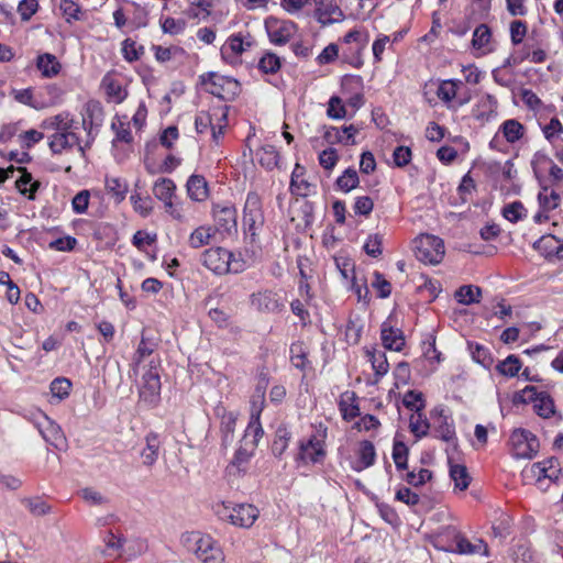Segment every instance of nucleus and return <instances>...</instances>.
I'll list each match as a JSON object with an SVG mask.
<instances>
[{"label":"nucleus","mask_w":563,"mask_h":563,"mask_svg":"<svg viewBox=\"0 0 563 563\" xmlns=\"http://www.w3.org/2000/svg\"><path fill=\"white\" fill-rule=\"evenodd\" d=\"M201 263L218 275L240 273L244 269L242 262L233 260V254L223 247H211L201 254Z\"/></svg>","instance_id":"obj_1"},{"label":"nucleus","mask_w":563,"mask_h":563,"mask_svg":"<svg viewBox=\"0 0 563 563\" xmlns=\"http://www.w3.org/2000/svg\"><path fill=\"white\" fill-rule=\"evenodd\" d=\"M327 437V429L318 430L311 434L307 440H301L298 443V454L295 460L297 463L302 464H321L325 460L327 450L324 439Z\"/></svg>","instance_id":"obj_2"},{"label":"nucleus","mask_w":563,"mask_h":563,"mask_svg":"<svg viewBox=\"0 0 563 563\" xmlns=\"http://www.w3.org/2000/svg\"><path fill=\"white\" fill-rule=\"evenodd\" d=\"M265 222L264 212L262 208V199L255 191H250L246 196L243 209V227L246 235L250 236L251 242L255 241L258 231L263 228Z\"/></svg>","instance_id":"obj_3"},{"label":"nucleus","mask_w":563,"mask_h":563,"mask_svg":"<svg viewBox=\"0 0 563 563\" xmlns=\"http://www.w3.org/2000/svg\"><path fill=\"white\" fill-rule=\"evenodd\" d=\"M514 404H533L534 411L542 418H550L555 413L552 397L547 391H538L534 386H526L514 395Z\"/></svg>","instance_id":"obj_4"},{"label":"nucleus","mask_w":563,"mask_h":563,"mask_svg":"<svg viewBox=\"0 0 563 563\" xmlns=\"http://www.w3.org/2000/svg\"><path fill=\"white\" fill-rule=\"evenodd\" d=\"M140 401L147 407H154L161 399V376L159 358H152L148 363V369L142 376L140 387Z\"/></svg>","instance_id":"obj_5"},{"label":"nucleus","mask_w":563,"mask_h":563,"mask_svg":"<svg viewBox=\"0 0 563 563\" xmlns=\"http://www.w3.org/2000/svg\"><path fill=\"white\" fill-rule=\"evenodd\" d=\"M76 129L75 124L68 125V128H63L62 132L53 133L49 136L48 146L53 154H60L76 146L80 156L82 158L86 157V150L91 146L95 137H91V140L87 137L86 143L82 145L79 135L75 132Z\"/></svg>","instance_id":"obj_6"},{"label":"nucleus","mask_w":563,"mask_h":563,"mask_svg":"<svg viewBox=\"0 0 563 563\" xmlns=\"http://www.w3.org/2000/svg\"><path fill=\"white\" fill-rule=\"evenodd\" d=\"M416 257L428 264H439L444 256V243L439 236L421 234L415 241Z\"/></svg>","instance_id":"obj_7"},{"label":"nucleus","mask_w":563,"mask_h":563,"mask_svg":"<svg viewBox=\"0 0 563 563\" xmlns=\"http://www.w3.org/2000/svg\"><path fill=\"white\" fill-rule=\"evenodd\" d=\"M509 443L516 459H532L537 455L540 443L538 438L527 429H516L510 434Z\"/></svg>","instance_id":"obj_8"},{"label":"nucleus","mask_w":563,"mask_h":563,"mask_svg":"<svg viewBox=\"0 0 563 563\" xmlns=\"http://www.w3.org/2000/svg\"><path fill=\"white\" fill-rule=\"evenodd\" d=\"M35 427L49 445L59 451L67 448V440L60 426L46 415L40 413V417L35 420Z\"/></svg>","instance_id":"obj_9"},{"label":"nucleus","mask_w":563,"mask_h":563,"mask_svg":"<svg viewBox=\"0 0 563 563\" xmlns=\"http://www.w3.org/2000/svg\"><path fill=\"white\" fill-rule=\"evenodd\" d=\"M343 43L347 46L342 52L344 58L353 66L360 67L363 64L360 54L368 43V34L361 30H352L344 35Z\"/></svg>","instance_id":"obj_10"},{"label":"nucleus","mask_w":563,"mask_h":563,"mask_svg":"<svg viewBox=\"0 0 563 563\" xmlns=\"http://www.w3.org/2000/svg\"><path fill=\"white\" fill-rule=\"evenodd\" d=\"M214 230L231 235L238 232L236 209L232 205H214L212 208Z\"/></svg>","instance_id":"obj_11"},{"label":"nucleus","mask_w":563,"mask_h":563,"mask_svg":"<svg viewBox=\"0 0 563 563\" xmlns=\"http://www.w3.org/2000/svg\"><path fill=\"white\" fill-rule=\"evenodd\" d=\"M196 555L202 563H222L224 554L211 537H200L196 540Z\"/></svg>","instance_id":"obj_12"},{"label":"nucleus","mask_w":563,"mask_h":563,"mask_svg":"<svg viewBox=\"0 0 563 563\" xmlns=\"http://www.w3.org/2000/svg\"><path fill=\"white\" fill-rule=\"evenodd\" d=\"M103 121V109L99 101L90 100L85 104L81 125L87 131V137L91 140L95 129L101 126Z\"/></svg>","instance_id":"obj_13"},{"label":"nucleus","mask_w":563,"mask_h":563,"mask_svg":"<svg viewBox=\"0 0 563 563\" xmlns=\"http://www.w3.org/2000/svg\"><path fill=\"white\" fill-rule=\"evenodd\" d=\"M269 41L275 45H285L296 32V24L291 21H273L266 23Z\"/></svg>","instance_id":"obj_14"},{"label":"nucleus","mask_w":563,"mask_h":563,"mask_svg":"<svg viewBox=\"0 0 563 563\" xmlns=\"http://www.w3.org/2000/svg\"><path fill=\"white\" fill-rule=\"evenodd\" d=\"M250 302L254 309L266 313L277 312L283 307L277 294L272 290H261L252 294Z\"/></svg>","instance_id":"obj_15"},{"label":"nucleus","mask_w":563,"mask_h":563,"mask_svg":"<svg viewBox=\"0 0 563 563\" xmlns=\"http://www.w3.org/2000/svg\"><path fill=\"white\" fill-rule=\"evenodd\" d=\"M176 190V186L174 181L169 178H161L158 179L153 187L154 196L164 202L166 211L176 219L180 218V213H178L173 206L172 198Z\"/></svg>","instance_id":"obj_16"},{"label":"nucleus","mask_w":563,"mask_h":563,"mask_svg":"<svg viewBox=\"0 0 563 563\" xmlns=\"http://www.w3.org/2000/svg\"><path fill=\"white\" fill-rule=\"evenodd\" d=\"M228 517L234 526L250 528L257 519L258 510L251 504H240L233 507Z\"/></svg>","instance_id":"obj_17"},{"label":"nucleus","mask_w":563,"mask_h":563,"mask_svg":"<svg viewBox=\"0 0 563 563\" xmlns=\"http://www.w3.org/2000/svg\"><path fill=\"white\" fill-rule=\"evenodd\" d=\"M251 46L252 42L245 41L241 33L232 34L221 47V56L224 60L232 62Z\"/></svg>","instance_id":"obj_18"},{"label":"nucleus","mask_w":563,"mask_h":563,"mask_svg":"<svg viewBox=\"0 0 563 563\" xmlns=\"http://www.w3.org/2000/svg\"><path fill=\"white\" fill-rule=\"evenodd\" d=\"M380 339L384 347L387 350L399 352L405 346L404 332L398 328H394L388 321L382 324Z\"/></svg>","instance_id":"obj_19"},{"label":"nucleus","mask_w":563,"mask_h":563,"mask_svg":"<svg viewBox=\"0 0 563 563\" xmlns=\"http://www.w3.org/2000/svg\"><path fill=\"white\" fill-rule=\"evenodd\" d=\"M358 129L353 124L342 129L330 126L325 130L323 137L329 144L342 143L344 145H354Z\"/></svg>","instance_id":"obj_20"},{"label":"nucleus","mask_w":563,"mask_h":563,"mask_svg":"<svg viewBox=\"0 0 563 563\" xmlns=\"http://www.w3.org/2000/svg\"><path fill=\"white\" fill-rule=\"evenodd\" d=\"M454 531V541L456 544L455 552L459 554H483L488 555V545L482 539H476L475 542L470 541L460 532Z\"/></svg>","instance_id":"obj_21"},{"label":"nucleus","mask_w":563,"mask_h":563,"mask_svg":"<svg viewBox=\"0 0 563 563\" xmlns=\"http://www.w3.org/2000/svg\"><path fill=\"white\" fill-rule=\"evenodd\" d=\"M101 87L104 89L108 100L114 103H121L126 98L128 92L123 88L121 81H119L113 73H107L102 80Z\"/></svg>","instance_id":"obj_22"},{"label":"nucleus","mask_w":563,"mask_h":563,"mask_svg":"<svg viewBox=\"0 0 563 563\" xmlns=\"http://www.w3.org/2000/svg\"><path fill=\"white\" fill-rule=\"evenodd\" d=\"M208 79H206V76H201L202 84L207 85L209 84L210 87L208 88V92L211 95L220 98L225 99L224 96V85H228L230 87H233L234 89L238 88V81L234 79H230L227 77H220L217 76L214 73H209L207 75Z\"/></svg>","instance_id":"obj_23"},{"label":"nucleus","mask_w":563,"mask_h":563,"mask_svg":"<svg viewBox=\"0 0 563 563\" xmlns=\"http://www.w3.org/2000/svg\"><path fill=\"white\" fill-rule=\"evenodd\" d=\"M254 451L255 449H252V445H250L249 442H244V444L240 445L234 453L231 464L227 467L228 472L230 474H240L245 472V466L253 456Z\"/></svg>","instance_id":"obj_24"},{"label":"nucleus","mask_w":563,"mask_h":563,"mask_svg":"<svg viewBox=\"0 0 563 563\" xmlns=\"http://www.w3.org/2000/svg\"><path fill=\"white\" fill-rule=\"evenodd\" d=\"M339 410L345 421H352L360 416L357 397L354 391L346 390L340 396Z\"/></svg>","instance_id":"obj_25"},{"label":"nucleus","mask_w":563,"mask_h":563,"mask_svg":"<svg viewBox=\"0 0 563 563\" xmlns=\"http://www.w3.org/2000/svg\"><path fill=\"white\" fill-rule=\"evenodd\" d=\"M146 445L141 451V456L143 459V464L146 466H152L158 459L161 441L158 434L155 432H150L145 437Z\"/></svg>","instance_id":"obj_26"},{"label":"nucleus","mask_w":563,"mask_h":563,"mask_svg":"<svg viewBox=\"0 0 563 563\" xmlns=\"http://www.w3.org/2000/svg\"><path fill=\"white\" fill-rule=\"evenodd\" d=\"M36 67L45 78H52L59 74L62 65L55 55L44 53L37 56Z\"/></svg>","instance_id":"obj_27"},{"label":"nucleus","mask_w":563,"mask_h":563,"mask_svg":"<svg viewBox=\"0 0 563 563\" xmlns=\"http://www.w3.org/2000/svg\"><path fill=\"white\" fill-rule=\"evenodd\" d=\"M357 455L358 460L356 465L353 467L355 471L361 472L371 467L374 465L376 460V451L374 444L368 440L362 441L358 446Z\"/></svg>","instance_id":"obj_28"},{"label":"nucleus","mask_w":563,"mask_h":563,"mask_svg":"<svg viewBox=\"0 0 563 563\" xmlns=\"http://www.w3.org/2000/svg\"><path fill=\"white\" fill-rule=\"evenodd\" d=\"M188 196L195 201H203L208 197V184L203 176L191 175L186 184Z\"/></svg>","instance_id":"obj_29"},{"label":"nucleus","mask_w":563,"mask_h":563,"mask_svg":"<svg viewBox=\"0 0 563 563\" xmlns=\"http://www.w3.org/2000/svg\"><path fill=\"white\" fill-rule=\"evenodd\" d=\"M290 440H291V432L288 430V428L286 426L280 424L276 429L274 440L272 442V446H271L272 454L275 457L280 459L283 456V454L286 452Z\"/></svg>","instance_id":"obj_30"},{"label":"nucleus","mask_w":563,"mask_h":563,"mask_svg":"<svg viewBox=\"0 0 563 563\" xmlns=\"http://www.w3.org/2000/svg\"><path fill=\"white\" fill-rule=\"evenodd\" d=\"M18 170L21 172L22 175L15 181L16 189L21 195L26 196L27 199L34 200L40 183L33 181L32 175L26 172L25 168L20 167Z\"/></svg>","instance_id":"obj_31"},{"label":"nucleus","mask_w":563,"mask_h":563,"mask_svg":"<svg viewBox=\"0 0 563 563\" xmlns=\"http://www.w3.org/2000/svg\"><path fill=\"white\" fill-rule=\"evenodd\" d=\"M499 132H501L508 143L514 144L522 139L526 128L518 120L508 119L501 123Z\"/></svg>","instance_id":"obj_32"},{"label":"nucleus","mask_w":563,"mask_h":563,"mask_svg":"<svg viewBox=\"0 0 563 563\" xmlns=\"http://www.w3.org/2000/svg\"><path fill=\"white\" fill-rule=\"evenodd\" d=\"M439 426L434 429V437L444 442H453L456 440V433L453 420L443 415V410L439 411Z\"/></svg>","instance_id":"obj_33"},{"label":"nucleus","mask_w":563,"mask_h":563,"mask_svg":"<svg viewBox=\"0 0 563 563\" xmlns=\"http://www.w3.org/2000/svg\"><path fill=\"white\" fill-rule=\"evenodd\" d=\"M554 162L544 153L537 152L531 159V167L536 178L540 184L543 183L545 175L549 173Z\"/></svg>","instance_id":"obj_34"},{"label":"nucleus","mask_w":563,"mask_h":563,"mask_svg":"<svg viewBox=\"0 0 563 563\" xmlns=\"http://www.w3.org/2000/svg\"><path fill=\"white\" fill-rule=\"evenodd\" d=\"M257 159L261 166L272 170L278 167L279 153L274 145L266 144L257 151Z\"/></svg>","instance_id":"obj_35"},{"label":"nucleus","mask_w":563,"mask_h":563,"mask_svg":"<svg viewBox=\"0 0 563 563\" xmlns=\"http://www.w3.org/2000/svg\"><path fill=\"white\" fill-rule=\"evenodd\" d=\"M303 175L305 167L297 163L291 173L290 190L292 194L302 197L308 195V188L310 186V184L306 179H303Z\"/></svg>","instance_id":"obj_36"},{"label":"nucleus","mask_w":563,"mask_h":563,"mask_svg":"<svg viewBox=\"0 0 563 563\" xmlns=\"http://www.w3.org/2000/svg\"><path fill=\"white\" fill-rule=\"evenodd\" d=\"M316 15L318 21L323 25L332 24L344 19L342 10L332 3H327L323 8L319 7V10H316Z\"/></svg>","instance_id":"obj_37"},{"label":"nucleus","mask_w":563,"mask_h":563,"mask_svg":"<svg viewBox=\"0 0 563 563\" xmlns=\"http://www.w3.org/2000/svg\"><path fill=\"white\" fill-rule=\"evenodd\" d=\"M454 296L459 303L468 306L479 302L482 289L478 286L463 285L455 291Z\"/></svg>","instance_id":"obj_38"},{"label":"nucleus","mask_w":563,"mask_h":563,"mask_svg":"<svg viewBox=\"0 0 563 563\" xmlns=\"http://www.w3.org/2000/svg\"><path fill=\"white\" fill-rule=\"evenodd\" d=\"M214 233L216 230L212 227L201 225L191 232L188 243L194 249L202 247L210 243Z\"/></svg>","instance_id":"obj_39"},{"label":"nucleus","mask_w":563,"mask_h":563,"mask_svg":"<svg viewBox=\"0 0 563 563\" xmlns=\"http://www.w3.org/2000/svg\"><path fill=\"white\" fill-rule=\"evenodd\" d=\"M264 435V429L261 423V418H250V422L245 429L243 441L249 442L252 449H256L260 440Z\"/></svg>","instance_id":"obj_40"},{"label":"nucleus","mask_w":563,"mask_h":563,"mask_svg":"<svg viewBox=\"0 0 563 563\" xmlns=\"http://www.w3.org/2000/svg\"><path fill=\"white\" fill-rule=\"evenodd\" d=\"M561 196L555 190L551 189L548 186H542L541 191L538 195V202L540 209L545 211H552L556 209L560 205Z\"/></svg>","instance_id":"obj_41"},{"label":"nucleus","mask_w":563,"mask_h":563,"mask_svg":"<svg viewBox=\"0 0 563 563\" xmlns=\"http://www.w3.org/2000/svg\"><path fill=\"white\" fill-rule=\"evenodd\" d=\"M75 123V120L69 117V113L62 112L45 119L41 126L45 130H53L54 133H58L63 131V128H68V125H73Z\"/></svg>","instance_id":"obj_42"},{"label":"nucleus","mask_w":563,"mask_h":563,"mask_svg":"<svg viewBox=\"0 0 563 563\" xmlns=\"http://www.w3.org/2000/svg\"><path fill=\"white\" fill-rule=\"evenodd\" d=\"M409 429L417 439L428 435L430 423L422 411L411 415L409 419Z\"/></svg>","instance_id":"obj_43"},{"label":"nucleus","mask_w":563,"mask_h":563,"mask_svg":"<svg viewBox=\"0 0 563 563\" xmlns=\"http://www.w3.org/2000/svg\"><path fill=\"white\" fill-rule=\"evenodd\" d=\"M235 422H236V418L232 412L224 415L222 417L220 432H221L222 446H224V448H228L233 441Z\"/></svg>","instance_id":"obj_44"},{"label":"nucleus","mask_w":563,"mask_h":563,"mask_svg":"<svg viewBox=\"0 0 563 563\" xmlns=\"http://www.w3.org/2000/svg\"><path fill=\"white\" fill-rule=\"evenodd\" d=\"M106 189L115 198L117 202H121L125 199L128 192V184L125 180L119 177H107Z\"/></svg>","instance_id":"obj_45"},{"label":"nucleus","mask_w":563,"mask_h":563,"mask_svg":"<svg viewBox=\"0 0 563 563\" xmlns=\"http://www.w3.org/2000/svg\"><path fill=\"white\" fill-rule=\"evenodd\" d=\"M467 346L472 358L476 363L483 365L484 367H489L493 364V357L486 346L474 342H468Z\"/></svg>","instance_id":"obj_46"},{"label":"nucleus","mask_w":563,"mask_h":563,"mask_svg":"<svg viewBox=\"0 0 563 563\" xmlns=\"http://www.w3.org/2000/svg\"><path fill=\"white\" fill-rule=\"evenodd\" d=\"M335 184L341 191H351L352 189L356 188L360 184L357 172L352 167L346 168L343 172V174L340 177H338Z\"/></svg>","instance_id":"obj_47"},{"label":"nucleus","mask_w":563,"mask_h":563,"mask_svg":"<svg viewBox=\"0 0 563 563\" xmlns=\"http://www.w3.org/2000/svg\"><path fill=\"white\" fill-rule=\"evenodd\" d=\"M369 362L375 372L376 382L388 373L389 364L385 352H368Z\"/></svg>","instance_id":"obj_48"},{"label":"nucleus","mask_w":563,"mask_h":563,"mask_svg":"<svg viewBox=\"0 0 563 563\" xmlns=\"http://www.w3.org/2000/svg\"><path fill=\"white\" fill-rule=\"evenodd\" d=\"M450 477L454 482V485L460 490H465L470 485V475L467 468L461 464L450 465Z\"/></svg>","instance_id":"obj_49"},{"label":"nucleus","mask_w":563,"mask_h":563,"mask_svg":"<svg viewBox=\"0 0 563 563\" xmlns=\"http://www.w3.org/2000/svg\"><path fill=\"white\" fill-rule=\"evenodd\" d=\"M492 38L490 29L486 24H479L473 32L472 46L474 49L484 51Z\"/></svg>","instance_id":"obj_50"},{"label":"nucleus","mask_w":563,"mask_h":563,"mask_svg":"<svg viewBox=\"0 0 563 563\" xmlns=\"http://www.w3.org/2000/svg\"><path fill=\"white\" fill-rule=\"evenodd\" d=\"M71 386V382L66 377L53 379L49 385L52 397L56 398L58 401L66 399L69 396Z\"/></svg>","instance_id":"obj_51"},{"label":"nucleus","mask_w":563,"mask_h":563,"mask_svg":"<svg viewBox=\"0 0 563 563\" xmlns=\"http://www.w3.org/2000/svg\"><path fill=\"white\" fill-rule=\"evenodd\" d=\"M501 214L508 221L517 223L527 217V210L521 201H514L503 208Z\"/></svg>","instance_id":"obj_52"},{"label":"nucleus","mask_w":563,"mask_h":563,"mask_svg":"<svg viewBox=\"0 0 563 563\" xmlns=\"http://www.w3.org/2000/svg\"><path fill=\"white\" fill-rule=\"evenodd\" d=\"M258 69L263 74H276L282 67V59L272 52H266L258 60Z\"/></svg>","instance_id":"obj_53"},{"label":"nucleus","mask_w":563,"mask_h":563,"mask_svg":"<svg viewBox=\"0 0 563 563\" xmlns=\"http://www.w3.org/2000/svg\"><path fill=\"white\" fill-rule=\"evenodd\" d=\"M559 239L552 234L543 235L533 243V247L544 257H553V253L558 249Z\"/></svg>","instance_id":"obj_54"},{"label":"nucleus","mask_w":563,"mask_h":563,"mask_svg":"<svg viewBox=\"0 0 563 563\" xmlns=\"http://www.w3.org/2000/svg\"><path fill=\"white\" fill-rule=\"evenodd\" d=\"M402 404L407 409L413 411V413L422 411L426 407L423 394L413 389L405 393Z\"/></svg>","instance_id":"obj_55"},{"label":"nucleus","mask_w":563,"mask_h":563,"mask_svg":"<svg viewBox=\"0 0 563 563\" xmlns=\"http://www.w3.org/2000/svg\"><path fill=\"white\" fill-rule=\"evenodd\" d=\"M307 347L301 341L295 342L290 345V362L299 369H305L307 365Z\"/></svg>","instance_id":"obj_56"},{"label":"nucleus","mask_w":563,"mask_h":563,"mask_svg":"<svg viewBox=\"0 0 563 563\" xmlns=\"http://www.w3.org/2000/svg\"><path fill=\"white\" fill-rule=\"evenodd\" d=\"M521 361L518 356L511 354L497 365V371L505 376L515 377L521 369Z\"/></svg>","instance_id":"obj_57"},{"label":"nucleus","mask_w":563,"mask_h":563,"mask_svg":"<svg viewBox=\"0 0 563 563\" xmlns=\"http://www.w3.org/2000/svg\"><path fill=\"white\" fill-rule=\"evenodd\" d=\"M59 9L68 23L80 21L82 19L81 8L74 0H62Z\"/></svg>","instance_id":"obj_58"},{"label":"nucleus","mask_w":563,"mask_h":563,"mask_svg":"<svg viewBox=\"0 0 563 563\" xmlns=\"http://www.w3.org/2000/svg\"><path fill=\"white\" fill-rule=\"evenodd\" d=\"M103 542L106 543V549L101 551L103 556H112V552H117L118 556H120L125 539L115 536L112 531H108L103 537Z\"/></svg>","instance_id":"obj_59"},{"label":"nucleus","mask_w":563,"mask_h":563,"mask_svg":"<svg viewBox=\"0 0 563 563\" xmlns=\"http://www.w3.org/2000/svg\"><path fill=\"white\" fill-rule=\"evenodd\" d=\"M461 84L462 82L460 80H453V79L442 81L439 85L438 90H437L438 97L444 102L452 101L455 98L456 92H457V87Z\"/></svg>","instance_id":"obj_60"},{"label":"nucleus","mask_w":563,"mask_h":563,"mask_svg":"<svg viewBox=\"0 0 563 563\" xmlns=\"http://www.w3.org/2000/svg\"><path fill=\"white\" fill-rule=\"evenodd\" d=\"M383 235L379 233L369 234L364 243L363 250L371 257L382 255Z\"/></svg>","instance_id":"obj_61"},{"label":"nucleus","mask_w":563,"mask_h":563,"mask_svg":"<svg viewBox=\"0 0 563 563\" xmlns=\"http://www.w3.org/2000/svg\"><path fill=\"white\" fill-rule=\"evenodd\" d=\"M327 115L333 120H340L346 117V108L338 96H332L328 102Z\"/></svg>","instance_id":"obj_62"},{"label":"nucleus","mask_w":563,"mask_h":563,"mask_svg":"<svg viewBox=\"0 0 563 563\" xmlns=\"http://www.w3.org/2000/svg\"><path fill=\"white\" fill-rule=\"evenodd\" d=\"M130 200L134 210L142 217H147L153 210V201L148 196L141 197L139 194H132Z\"/></svg>","instance_id":"obj_63"},{"label":"nucleus","mask_w":563,"mask_h":563,"mask_svg":"<svg viewBox=\"0 0 563 563\" xmlns=\"http://www.w3.org/2000/svg\"><path fill=\"white\" fill-rule=\"evenodd\" d=\"M544 137L554 144L559 136L563 133V125L558 118H552L548 124L542 126Z\"/></svg>","instance_id":"obj_64"}]
</instances>
